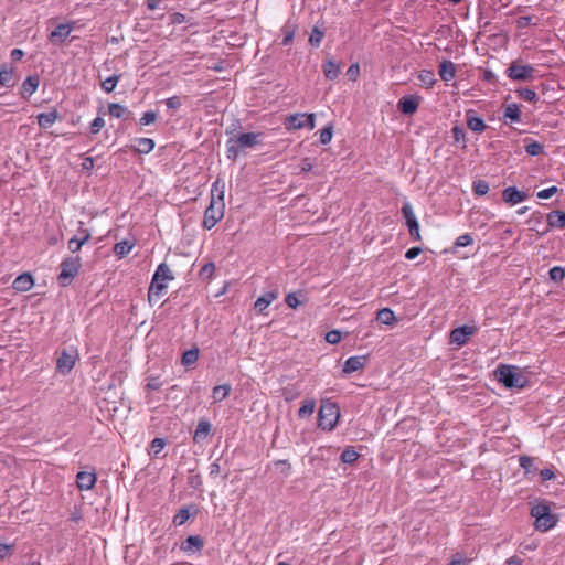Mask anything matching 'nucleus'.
<instances>
[{
    "label": "nucleus",
    "instance_id": "nucleus-4",
    "mask_svg": "<svg viewBox=\"0 0 565 565\" xmlns=\"http://www.w3.org/2000/svg\"><path fill=\"white\" fill-rule=\"evenodd\" d=\"M494 374L497 380L507 388H523L527 384V379L514 365L500 364Z\"/></svg>",
    "mask_w": 565,
    "mask_h": 565
},
{
    "label": "nucleus",
    "instance_id": "nucleus-37",
    "mask_svg": "<svg viewBox=\"0 0 565 565\" xmlns=\"http://www.w3.org/2000/svg\"><path fill=\"white\" fill-rule=\"evenodd\" d=\"M108 110H109L110 116H113L115 118H127L128 116L131 115V111L127 107H125L118 103L109 104Z\"/></svg>",
    "mask_w": 565,
    "mask_h": 565
},
{
    "label": "nucleus",
    "instance_id": "nucleus-60",
    "mask_svg": "<svg viewBox=\"0 0 565 565\" xmlns=\"http://www.w3.org/2000/svg\"><path fill=\"white\" fill-rule=\"evenodd\" d=\"M326 341L330 344H337L341 341V332L338 330H331L326 334Z\"/></svg>",
    "mask_w": 565,
    "mask_h": 565
},
{
    "label": "nucleus",
    "instance_id": "nucleus-36",
    "mask_svg": "<svg viewBox=\"0 0 565 565\" xmlns=\"http://www.w3.org/2000/svg\"><path fill=\"white\" fill-rule=\"evenodd\" d=\"M92 235L90 233H85V236L78 237L74 236L72 237L67 243V248L71 253H76L81 249V247L87 243L90 239Z\"/></svg>",
    "mask_w": 565,
    "mask_h": 565
},
{
    "label": "nucleus",
    "instance_id": "nucleus-41",
    "mask_svg": "<svg viewBox=\"0 0 565 565\" xmlns=\"http://www.w3.org/2000/svg\"><path fill=\"white\" fill-rule=\"evenodd\" d=\"M417 77H418L419 82L422 83V85L426 88H431L436 83L435 74L430 70H422L418 73Z\"/></svg>",
    "mask_w": 565,
    "mask_h": 565
},
{
    "label": "nucleus",
    "instance_id": "nucleus-28",
    "mask_svg": "<svg viewBox=\"0 0 565 565\" xmlns=\"http://www.w3.org/2000/svg\"><path fill=\"white\" fill-rule=\"evenodd\" d=\"M13 67H8L7 64H2L0 66V85L7 88H11L14 86L13 81Z\"/></svg>",
    "mask_w": 565,
    "mask_h": 565
},
{
    "label": "nucleus",
    "instance_id": "nucleus-6",
    "mask_svg": "<svg viewBox=\"0 0 565 565\" xmlns=\"http://www.w3.org/2000/svg\"><path fill=\"white\" fill-rule=\"evenodd\" d=\"M339 418V405L330 399H322L318 412V427L324 431H331L335 428Z\"/></svg>",
    "mask_w": 565,
    "mask_h": 565
},
{
    "label": "nucleus",
    "instance_id": "nucleus-12",
    "mask_svg": "<svg viewBox=\"0 0 565 565\" xmlns=\"http://www.w3.org/2000/svg\"><path fill=\"white\" fill-rule=\"evenodd\" d=\"M422 100L423 98L417 94L403 96L397 103V109L405 116L414 115Z\"/></svg>",
    "mask_w": 565,
    "mask_h": 565
},
{
    "label": "nucleus",
    "instance_id": "nucleus-63",
    "mask_svg": "<svg viewBox=\"0 0 565 565\" xmlns=\"http://www.w3.org/2000/svg\"><path fill=\"white\" fill-rule=\"evenodd\" d=\"M420 253H422V248L419 246L411 247L405 253V258L408 260L415 259Z\"/></svg>",
    "mask_w": 565,
    "mask_h": 565
},
{
    "label": "nucleus",
    "instance_id": "nucleus-10",
    "mask_svg": "<svg viewBox=\"0 0 565 565\" xmlns=\"http://www.w3.org/2000/svg\"><path fill=\"white\" fill-rule=\"evenodd\" d=\"M78 351L75 348L63 349L56 360V372L63 375L68 374L78 360Z\"/></svg>",
    "mask_w": 565,
    "mask_h": 565
},
{
    "label": "nucleus",
    "instance_id": "nucleus-58",
    "mask_svg": "<svg viewBox=\"0 0 565 565\" xmlns=\"http://www.w3.org/2000/svg\"><path fill=\"white\" fill-rule=\"evenodd\" d=\"M559 191V189L555 185L553 186H550L547 189H544V190H541L537 192V198L539 199H543V200H546V199H550L552 198L554 194H556L557 192Z\"/></svg>",
    "mask_w": 565,
    "mask_h": 565
},
{
    "label": "nucleus",
    "instance_id": "nucleus-2",
    "mask_svg": "<svg viewBox=\"0 0 565 565\" xmlns=\"http://www.w3.org/2000/svg\"><path fill=\"white\" fill-rule=\"evenodd\" d=\"M262 136V132H244L236 137H230L226 141V158L235 162L239 156V150L260 145Z\"/></svg>",
    "mask_w": 565,
    "mask_h": 565
},
{
    "label": "nucleus",
    "instance_id": "nucleus-34",
    "mask_svg": "<svg viewBox=\"0 0 565 565\" xmlns=\"http://www.w3.org/2000/svg\"><path fill=\"white\" fill-rule=\"evenodd\" d=\"M376 320L380 323H383V324H386V326H391V324H393L396 321V317H395V313H394V311L392 309L383 308V309H380L377 311Z\"/></svg>",
    "mask_w": 565,
    "mask_h": 565
},
{
    "label": "nucleus",
    "instance_id": "nucleus-52",
    "mask_svg": "<svg viewBox=\"0 0 565 565\" xmlns=\"http://www.w3.org/2000/svg\"><path fill=\"white\" fill-rule=\"evenodd\" d=\"M323 36H324V32L319 30L317 26H315L309 36V43L312 46L318 47L320 45Z\"/></svg>",
    "mask_w": 565,
    "mask_h": 565
},
{
    "label": "nucleus",
    "instance_id": "nucleus-57",
    "mask_svg": "<svg viewBox=\"0 0 565 565\" xmlns=\"http://www.w3.org/2000/svg\"><path fill=\"white\" fill-rule=\"evenodd\" d=\"M162 383L160 382L158 376H149L147 379L146 388L149 391H159L161 388Z\"/></svg>",
    "mask_w": 565,
    "mask_h": 565
},
{
    "label": "nucleus",
    "instance_id": "nucleus-42",
    "mask_svg": "<svg viewBox=\"0 0 565 565\" xmlns=\"http://www.w3.org/2000/svg\"><path fill=\"white\" fill-rule=\"evenodd\" d=\"M519 465L522 469H524V473H535L537 468L534 466V458L523 455L519 457Z\"/></svg>",
    "mask_w": 565,
    "mask_h": 565
},
{
    "label": "nucleus",
    "instance_id": "nucleus-29",
    "mask_svg": "<svg viewBox=\"0 0 565 565\" xmlns=\"http://www.w3.org/2000/svg\"><path fill=\"white\" fill-rule=\"evenodd\" d=\"M456 75V66L451 61L445 60L439 65V76L443 81H451Z\"/></svg>",
    "mask_w": 565,
    "mask_h": 565
},
{
    "label": "nucleus",
    "instance_id": "nucleus-44",
    "mask_svg": "<svg viewBox=\"0 0 565 565\" xmlns=\"http://www.w3.org/2000/svg\"><path fill=\"white\" fill-rule=\"evenodd\" d=\"M489 183L486 180H475L472 182V191L478 196H483L489 192Z\"/></svg>",
    "mask_w": 565,
    "mask_h": 565
},
{
    "label": "nucleus",
    "instance_id": "nucleus-54",
    "mask_svg": "<svg viewBox=\"0 0 565 565\" xmlns=\"http://www.w3.org/2000/svg\"><path fill=\"white\" fill-rule=\"evenodd\" d=\"M188 484L194 490H201L203 481L200 473H191L188 478Z\"/></svg>",
    "mask_w": 565,
    "mask_h": 565
},
{
    "label": "nucleus",
    "instance_id": "nucleus-20",
    "mask_svg": "<svg viewBox=\"0 0 565 565\" xmlns=\"http://www.w3.org/2000/svg\"><path fill=\"white\" fill-rule=\"evenodd\" d=\"M212 430V424L206 418H201L198 422L196 428L194 430L193 435V441L195 444H199L207 438V436L211 434Z\"/></svg>",
    "mask_w": 565,
    "mask_h": 565
},
{
    "label": "nucleus",
    "instance_id": "nucleus-35",
    "mask_svg": "<svg viewBox=\"0 0 565 565\" xmlns=\"http://www.w3.org/2000/svg\"><path fill=\"white\" fill-rule=\"evenodd\" d=\"M200 351L196 347H193L192 349L186 350L183 352L181 358V363L184 366H191L195 364L199 360Z\"/></svg>",
    "mask_w": 565,
    "mask_h": 565
},
{
    "label": "nucleus",
    "instance_id": "nucleus-27",
    "mask_svg": "<svg viewBox=\"0 0 565 565\" xmlns=\"http://www.w3.org/2000/svg\"><path fill=\"white\" fill-rule=\"evenodd\" d=\"M277 297L278 292L276 290L265 292L255 301L254 308L258 312H263Z\"/></svg>",
    "mask_w": 565,
    "mask_h": 565
},
{
    "label": "nucleus",
    "instance_id": "nucleus-7",
    "mask_svg": "<svg viewBox=\"0 0 565 565\" xmlns=\"http://www.w3.org/2000/svg\"><path fill=\"white\" fill-rule=\"evenodd\" d=\"M81 257L70 256L66 257L60 265L61 271L57 277L58 284L62 287L68 286L72 280L78 275L81 269Z\"/></svg>",
    "mask_w": 565,
    "mask_h": 565
},
{
    "label": "nucleus",
    "instance_id": "nucleus-1",
    "mask_svg": "<svg viewBox=\"0 0 565 565\" xmlns=\"http://www.w3.org/2000/svg\"><path fill=\"white\" fill-rule=\"evenodd\" d=\"M224 183L216 180L211 189V202L204 212L202 226L212 230L224 216Z\"/></svg>",
    "mask_w": 565,
    "mask_h": 565
},
{
    "label": "nucleus",
    "instance_id": "nucleus-43",
    "mask_svg": "<svg viewBox=\"0 0 565 565\" xmlns=\"http://www.w3.org/2000/svg\"><path fill=\"white\" fill-rule=\"evenodd\" d=\"M315 407H316V402L315 399H307L302 403L301 407L298 409V417L299 418H307V417H310L313 412H315Z\"/></svg>",
    "mask_w": 565,
    "mask_h": 565
},
{
    "label": "nucleus",
    "instance_id": "nucleus-51",
    "mask_svg": "<svg viewBox=\"0 0 565 565\" xmlns=\"http://www.w3.org/2000/svg\"><path fill=\"white\" fill-rule=\"evenodd\" d=\"M548 276L554 282H561L565 278V269L561 266H554L550 269Z\"/></svg>",
    "mask_w": 565,
    "mask_h": 565
},
{
    "label": "nucleus",
    "instance_id": "nucleus-21",
    "mask_svg": "<svg viewBox=\"0 0 565 565\" xmlns=\"http://www.w3.org/2000/svg\"><path fill=\"white\" fill-rule=\"evenodd\" d=\"M39 84H40V79H39L38 75L28 76L22 83L21 92H20L21 96L24 99H28L29 97H31L36 92Z\"/></svg>",
    "mask_w": 565,
    "mask_h": 565
},
{
    "label": "nucleus",
    "instance_id": "nucleus-31",
    "mask_svg": "<svg viewBox=\"0 0 565 565\" xmlns=\"http://www.w3.org/2000/svg\"><path fill=\"white\" fill-rule=\"evenodd\" d=\"M296 30H297L296 23H294L291 21H287L285 23V25L281 29V32L284 34L281 45L287 46L292 42Z\"/></svg>",
    "mask_w": 565,
    "mask_h": 565
},
{
    "label": "nucleus",
    "instance_id": "nucleus-18",
    "mask_svg": "<svg viewBox=\"0 0 565 565\" xmlns=\"http://www.w3.org/2000/svg\"><path fill=\"white\" fill-rule=\"evenodd\" d=\"M547 228L541 232V235H545L550 228H565V212L555 210L546 215Z\"/></svg>",
    "mask_w": 565,
    "mask_h": 565
},
{
    "label": "nucleus",
    "instance_id": "nucleus-38",
    "mask_svg": "<svg viewBox=\"0 0 565 565\" xmlns=\"http://www.w3.org/2000/svg\"><path fill=\"white\" fill-rule=\"evenodd\" d=\"M323 73L328 79H335L340 73V65L332 60H329L323 64Z\"/></svg>",
    "mask_w": 565,
    "mask_h": 565
},
{
    "label": "nucleus",
    "instance_id": "nucleus-49",
    "mask_svg": "<svg viewBox=\"0 0 565 565\" xmlns=\"http://www.w3.org/2000/svg\"><path fill=\"white\" fill-rule=\"evenodd\" d=\"M214 271H215L214 263H206L205 265H203L201 267V269L199 271V277L202 280H210L213 277Z\"/></svg>",
    "mask_w": 565,
    "mask_h": 565
},
{
    "label": "nucleus",
    "instance_id": "nucleus-8",
    "mask_svg": "<svg viewBox=\"0 0 565 565\" xmlns=\"http://www.w3.org/2000/svg\"><path fill=\"white\" fill-rule=\"evenodd\" d=\"M316 115L315 114H292L285 118L284 126L285 128L290 130H297L302 128H308L312 130L315 128Z\"/></svg>",
    "mask_w": 565,
    "mask_h": 565
},
{
    "label": "nucleus",
    "instance_id": "nucleus-45",
    "mask_svg": "<svg viewBox=\"0 0 565 565\" xmlns=\"http://www.w3.org/2000/svg\"><path fill=\"white\" fill-rule=\"evenodd\" d=\"M132 244L128 241L116 243L114 246V253L118 257H125L132 248Z\"/></svg>",
    "mask_w": 565,
    "mask_h": 565
},
{
    "label": "nucleus",
    "instance_id": "nucleus-39",
    "mask_svg": "<svg viewBox=\"0 0 565 565\" xmlns=\"http://www.w3.org/2000/svg\"><path fill=\"white\" fill-rule=\"evenodd\" d=\"M359 457L360 455L353 446H347L340 456V460L343 463L352 465L358 460Z\"/></svg>",
    "mask_w": 565,
    "mask_h": 565
},
{
    "label": "nucleus",
    "instance_id": "nucleus-62",
    "mask_svg": "<svg viewBox=\"0 0 565 565\" xmlns=\"http://www.w3.org/2000/svg\"><path fill=\"white\" fill-rule=\"evenodd\" d=\"M275 466L277 467H281V473L284 476H289L290 472H291V465L288 460H276L275 462Z\"/></svg>",
    "mask_w": 565,
    "mask_h": 565
},
{
    "label": "nucleus",
    "instance_id": "nucleus-47",
    "mask_svg": "<svg viewBox=\"0 0 565 565\" xmlns=\"http://www.w3.org/2000/svg\"><path fill=\"white\" fill-rule=\"evenodd\" d=\"M166 445H167V440L164 438H159V437L154 438L150 444L149 455L153 456V457H158Z\"/></svg>",
    "mask_w": 565,
    "mask_h": 565
},
{
    "label": "nucleus",
    "instance_id": "nucleus-48",
    "mask_svg": "<svg viewBox=\"0 0 565 565\" xmlns=\"http://www.w3.org/2000/svg\"><path fill=\"white\" fill-rule=\"evenodd\" d=\"M455 143H461L462 148H466V134L462 127L456 125L451 129Z\"/></svg>",
    "mask_w": 565,
    "mask_h": 565
},
{
    "label": "nucleus",
    "instance_id": "nucleus-59",
    "mask_svg": "<svg viewBox=\"0 0 565 565\" xmlns=\"http://www.w3.org/2000/svg\"><path fill=\"white\" fill-rule=\"evenodd\" d=\"M105 126V120L102 117H96L89 126L90 134L96 135L98 134L102 128Z\"/></svg>",
    "mask_w": 565,
    "mask_h": 565
},
{
    "label": "nucleus",
    "instance_id": "nucleus-56",
    "mask_svg": "<svg viewBox=\"0 0 565 565\" xmlns=\"http://www.w3.org/2000/svg\"><path fill=\"white\" fill-rule=\"evenodd\" d=\"M285 302L289 308L296 309L301 301L296 292H290L286 296Z\"/></svg>",
    "mask_w": 565,
    "mask_h": 565
},
{
    "label": "nucleus",
    "instance_id": "nucleus-23",
    "mask_svg": "<svg viewBox=\"0 0 565 565\" xmlns=\"http://www.w3.org/2000/svg\"><path fill=\"white\" fill-rule=\"evenodd\" d=\"M95 472L79 471L76 476V484L81 490H90L96 483Z\"/></svg>",
    "mask_w": 565,
    "mask_h": 565
},
{
    "label": "nucleus",
    "instance_id": "nucleus-9",
    "mask_svg": "<svg viewBox=\"0 0 565 565\" xmlns=\"http://www.w3.org/2000/svg\"><path fill=\"white\" fill-rule=\"evenodd\" d=\"M534 73L535 68L532 65H522L516 61L512 62L505 70L507 76L516 82H530L534 78Z\"/></svg>",
    "mask_w": 565,
    "mask_h": 565
},
{
    "label": "nucleus",
    "instance_id": "nucleus-14",
    "mask_svg": "<svg viewBox=\"0 0 565 565\" xmlns=\"http://www.w3.org/2000/svg\"><path fill=\"white\" fill-rule=\"evenodd\" d=\"M476 330V327L467 324L455 328L450 332V342L461 347L468 342L469 337L472 335Z\"/></svg>",
    "mask_w": 565,
    "mask_h": 565
},
{
    "label": "nucleus",
    "instance_id": "nucleus-55",
    "mask_svg": "<svg viewBox=\"0 0 565 565\" xmlns=\"http://www.w3.org/2000/svg\"><path fill=\"white\" fill-rule=\"evenodd\" d=\"M157 117H158V114L156 111H152V110L146 111L139 119V124L141 126H149L156 121Z\"/></svg>",
    "mask_w": 565,
    "mask_h": 565
},
{
    "label": "nucleus",
    "instance_id": "nucleus-15",
    "mask_svg": "<svg viewBox=\"0 0 565 565\" xmlns=\"http://www.w3.org/2000/svg\"><path fill=\"white\" fill-rule=\"evenodd\" d=\"M204 547V540L201 535H190L180 544V550L186 554L200 553Z\"/></svg>",
    "mask_w": 565,
    "mask_h": 565
},
{
    "label": "nucleus",
    "instance_id": "nucleus-24",
    "mask_svg": "<svg viewBox=\"0 0 565 565\" xmlns=\"http://www.w3.org/2000/svg\"><path fill=\"white\" fill-rule=\"evenodd\" d=\"M466 117L467 127L473 132L481 134L487 129L488 126L486 125L484 120L481 117L476 116L473 110H468Z\"/></svg>",
    "mask_w": 565,
    "mask_h": 565
},
{
    "label": "nucleus",
    "instance_id": "nucleus-25",
    "mask_svg": "<svg viewBox=\"0 0 565 565\" xmlns=\"http://www.w3.org/2000/svg\"><path fill=\"white\" fill-rule=\"evenodd\" d=\"M61 118L56 108H53L51 111L41 113L36 116L38 125L42 129L50 128L56 120Z\"/></svg>",
    "mask_w": 565,
    "mask_h": 565
},
{
    "label": "nucleus",
    "instance_id": "nucleus-50",
    "mask_svg": "<svg viewBox=\"0 0 565 565\" xmlns=\"http://www.w3.org/2000/svg\"><path fill=\"white\" fill-rule=\"evenodd\" d=\"M119 79H120V75H111V76L107 77L105 81L102 82L103 90L106 93H111L115 89Z\"/></svg>",
    "mask_w": 565,
    "mask_h": 565
},
{
    "label": "nucleus",
    "instance_id": "nucleus-26",
    "mask_svg": "<svg viewBox=\"0 0 565 565\" xmlns=\"http://www.w3.org/2000/svg\"><path fill=\"white\" fill-rule=\"evenodd\" d=\"M137 146H130V149L137 153L147 154L154 149V140L151 138H137Z\"/></svg>",
    "mask_w": 565,
    "mask_h": 565
},
{
    "label": "nucleus",
    "instance_id": "nucleus-61",
    "mask_svg": "<svg viewBox=\"0 0 565 565\" xmlns=\"http://www.w3.org/2000/svg\"><path fill=\"white\" fill-rule=\"evenodd\" d=\"M164 104L169 109H178L181 107V98L179 96H172L164 100Z\"/></svg>",
    "mask_w": 565,
    "mask_h": 565
},
{
    "label": "nucleus",
    "instance_id": "nucleus-3",
    "mask_svg": "<svg viewBox=\"0 0 565 565\" xmlns=\"http://www.w3.org/2000/svg\"><path fill=\"white\" fill-rule=\"evenodd\" d=\"M531 516L534 518V527L536 531L546 532L553 529L557 522V514L552 513L551 505L547 501H537L531 508Z\"/></svg>",
    "mask_w": 565,
    "mask_h": 565
},
{
    "label": "nucleus",
    "instance_id": "nucleus-22",
    "mask_svg": "<svg viewBox=\"0 0 565 565\" xmlns=\"http://www.w3.org/2000/svg\"><path fill=\"white\" fill-rule=\"evenodd\" d=\"M34 286L33 277L30 273L19 275L12 282V288L17 291H29Z\"/></svg>",
    "mask_w": 565,
    "mask_h": 565
},
{
    "label": "nucleus",
    "instance_id": "nucleus-30",
    "mask_svg": "<svg viewBox=\"0 0 565 565\" xmlns=\"http://www.w3.org/2000/svg\"><path fill=\"white\" fill-rule=\"evenodd\" d=\"M231 385L230 384H222L213 387L212 391V398L214 403H220L224 401L231 393Z\"/></svg>",
    "mask_w": 565,
    "mask_h": 565
},
{
    "label": "nucleus",
    "instance_id": "nucleus-19",
    "mask_svg": "<svg viewBox=\"0 0 565 565\" xmlns=\"http://www.w3.org/2000/svg\"><path fill=\"white\" fill-rule=\"evenodd\" d=\"M366 355H354L350 356L343 365L342 372L348 375L359 370H362L366 364Z\"/></svg>",
    "mask_w": 565,
    "mask_h": 565
},
{
    "label": "nucleus",
    "instance_id": "nucleus-13",
    "mask_svg": "<svg viewBox=\"0 0 565 565\" xmlns=\"http://www.w3.org/2000/svg\"><path fill=\"white\" fill-rule=\"evenodd\" d=\"M74 23L66 22L58 24L50 34L49 41L54 45H61L68 38L73 31Z\"/></svg>",
    "mask_w": 565,
    "mask_h": 565
},
{
    "label": "nucleus",
    "instance_id": "nucleus-53",
    "mask_svg": "<svg viewBox=\"0 0 565 565\" xmlns=\"http://www.w3.org/2000/svg\"><path fill=\"white\" fill-rule=\"evenodd\" d=\"M332 136H333V127L332 126L324 127L323 129L320 130V138H319L320 143L323 146L328 145L331 141Z\"/></svg>",
    "mask_w": 565,
    "mask_h": 565
},
{
    "label": "nucleus",
    "instance_id": "nucleus-64",
    "mask_svg": "<svg viewBox=\"0 0 565 565\" xmlns=\"http://www.w3.org/2000/svg\"><path fill=\"white\" fill-rule=\"evenodd\" d=\"M555 477V473L552 469L545 468L540 471V478L542 482L552 480Z\"/></svg>",
    "mask_w": 565,
    "mask_h": 565
},
{
    "label": "nucleus",
    "instance_id": "nucleus-5",
    "mask_svg": "<svg viewBox=\"0 0 565 565\" xmlns=\"http://www.w3.org/2000/svg\"><path fill=\"white\" fill-rule=\"evenodd\" d=\"M174 276L166 263H161L151 279L148 289V300L151 303L153 300H159L162 292L167 289L166 281L173 280Z\"/></svg>",
    "mask_w": 565,
    "mask_h": 565
},
{
    "label": "nucleus",
    "instance_id": "nucleus-40",
    "mask_svg": "<svg viewBox=\"0 0 565 565\" xmlns=\"http://www.w3.org/2000/svg\"><path fill=\"white\" fill-rule=\"evenodd\" d=\"M473 243V237L471 234L466 233L460 236H458L452 245V247L449 249L451 254H456L457 249L459 247H467L470 246Z\"/></svg>",
    "mask_w": 565,
    "mask_h": 565
},
{
    "label": "nucleus",
    "instance_id": "nucleus-33",
    "mask_svg": "<svg viewBox=\"0 0 565 565\" xmlns=\"http://www.w3.org/2000/svg\"><path fill=\"white\" fill-rule=\"evenodd\" d=\"M503 116L505 119H510L511 122H519L521 120L520 106L515 103L508 104L504 107Z\"/></svg>",
    "mask_w": 565,
    "mask_h": 565
},
{
    "label": "nucleus",
    "instance_id": "nucleus-11",
    "mask_svg": "<svg viewBox=\"0 0 565 565\" xmlns=\"http://www.w3.org/2000/svg\"><path fill=\"white\" fill-rule=\"evenodd\" d=\"M401 213L405 218L406 226L408 228L411 237L416 242L422 241V236L419 233V224L411 203H404L401 209Z\"/></svg>",
    "mask_w": 565,
    "mask_h": 565
},
{
    "label": "nucleus",
    "instance_id": "nucleus-17",
    "mask_svg": "<svg viewBox=\"0 0 565 565\" xmlns=\"http://www.w3.org/2000/svg\"><path fill=\"white\" fill-rule=\"evenodd\" d=\"M529 194L516 186H508L502 191V199L507 204L515 205L525 201Z\"/></svg>",
    "mask_w": 565,
    "mask_h": 565
},
{
    "label": "nucleus",
    "instance_id": "nucleus-46",
    "mask_svg": "<svg viewBox=\"0 0 565 565\" xmlns=\"http://www.w3.org/2000/svg\"><path fill=\"white\" fill-rule=\"evenodd\" d=\"M515 93L520 99H523V100H526L530 103H536L539 100V96L533 89L520 88V89L515 90Z\"/></svg>",
    "mask_w": 565,
    "mask_h": 565
},
{
    "label": "nucleus",
    "instance_id": "nucleus-16",
    "mask_svg": "<svg viewBox=\"0 0 565 565\" xmlns=\"http://www.w3.org/2000/svg\"><path fill=\"white\" fill-rule=\"evenodd\" d=\"M199 512L195 504H189L178 510L172 519L174 526H181L185 524L191 518H194Z\"/></svg>",
    "mask_w": 565,
    "mask_h": 565
},
{
    "label": "nucleus",
    "instance_id": "nucleus-32",
    "mask_svg": "<svg viewBox=\"0 0 565 565\" xmlns=\"http://www.w3.org/2000/svg\"><path fill=\"white\" fill-rule=\"evenodd\" d=\"M524 143L525 152L531 157H536L544 152V146L539 141L526 138Z\"/></svg>",
    "mask_w": 565,
    "mask_h": 565
}]
</instances>
